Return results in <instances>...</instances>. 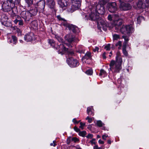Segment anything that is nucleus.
<instances>
[{"label":"nucleus","mask_w":149,"mask_h":149,"mask_svg":"<svg viewBox=\"0 0 149 149\" xmlns=\"http://www.w3.org/2000/svg\"><path fill=\"white\" fill-rule=\"evenodd\" d=\"M122 60L120 56L119 52L116 53V61L112 60L109 65L110 69L113 72L115 73L119 72L122 69L121 64Z\"/></svg>","instance_id":"1"},{"label":"nucleus","mask_w":149,"mask_h":149,"mask_svg":"<svg viewBox=\"0 0 149 149\" xmlns=\"http://www.w3.org/2000/svg\"><path fill=\"white\" fill-rule=\"evenodd\" d=\"M91 13L90 15V17L91 20H97V27L99 29L102 28L105 30L107 29V24L106 22L103 19L100 18L98 14L95 12H93V10L91 9Z\"/></svg>","instance_id":"2"},{"label":"nucleus","mask_w":149,"mask_h":149,"mask_svg":"<svg viewBox=\"0 0 149 149\" xmlns=\"http://www.w3.org/2000/svg\"><path fill=\"white\" fill-rule=\"evenodd\" d=\"M2 9L4 12L10 11L13 6L8 0H1Z\"/></svg>","instance_id":"3"},{"label":"nucleus","mask_w":149,"mask_h":149,"mask_svg":"<svg viewBox=\"0 0 149 149\" xmlns=\"http://www.w3.org/2000/svg\"><path fill=\"white\" fill-rule=\"evenodd\" d=\"M72 5L71 8H68V11L72 13L79 9L81 6V0H71Z\"/></svg>","instance_id":"4"},{"label":"nucleus","mask_w":149,"mask_h":149,"mask_svg":"<svg viewBox=\"0 0 149 149\" xmlns=\"http://www.w3.org/2000/svg\"><path fill=\"white\" fill-rule=\"evenodd\" d=\"M56 48V49L58 50L59 53L61 54H62L66 53H67L71 55H72L74 54L73 51H68V49L66 48L63 44H60L59 45H58Z\"/></svg>","instance_id":"5"},{"label":"nucleus","mask_w":149,"mask_h":149,"mask_svg":"<svg viewBox=\"0 0 149 149\" xmlns=\"http://www.w3.org/2000/svg\"><path fill=\"white\" fill-rule=\"evenodd\" d=\"M93 11L95 10V12L97 13L98 14H104L105 13V10L103 4H98L95 6L92 7V9Z\"/></svg>","instance_id":"6"},{"label":"nucleus","mask_w":149,"mask_h":149,"mask_svg":"<svg viewBox=\"0 0 149 149\" xmlns=\"http://www.w3.org/2000/svg\"><path fill=\"white\" fill-rule=\"evenodd\" d=\"M67 62L69 66L72 68L77 67L79 65L78 61L72 57L67 58Z\"/></svg>","instance_id":"7"},{"label":"nucleus","mask_w":149,"mask_h":149,"mask_svg":"<svg viewBox=\"0 0 149 149\" xmlns=\"http://www.w3.org/2000/svg\"><path fill=\"white\" fill-rule=\"evenodd\" d=\"M133 27L132 25L123 26L121 29V32L124 33H125L127 34L130 33L133 31Z\"/></svg>","instance_id":"8"},{"label":"nucleus","mask_w":149,"mask_h":149,"mask_svg":"<svg viewBox=\"0 0 149 149\" xmlns=\"http://www.w3.org/2000/svg\"><path fill=\"white\" fill-rule=\"evenodd\" d=\"M107 7L111 13H115L118 10V7L116 2L108 3Z\"/></svg>","instance_id":"9"},{"label":"nucleus","mask_w":149,"mask_h":149,"mask_svg":"<svg viewBox=\"0 0 149 149\" xmlns=\"http://www.w3.org/2000/svg\"><path fill=\"white\" fill-rule=\"evenodd\" d=\"M45 6V1L44 0H41L36 4V8L39 12H41L43 11Z\"/></svg>","instance_id":"10"},{"label":"nucleus","mask_w":149,"mask_h":149,"mask_svg":"<svg viewBox=\"0 0 149 149\" xmlns=\"http://www.w3.org/2000/svg\"><path fill=\"white\" fill-rule=\"evenodd\" d=\"M20 15L26 22L29 21L31 19V15L29 11H22L20 13Z\"/></svg>","instance_id":"11"},{"label":"nucleus","mask_w":149,"mask_h":149,"mask_svg":"<svg viewBox=\"0 0 149 149\" xmlns=\"http://www.w3.org/2000/svg\"><path fill=\"white\" fill-rule=\"evenodd\" d=\"M131 6L129 3L122 2L120 4L119 8L122 10H127L131 9Z\"/></svg>","instance_id":"12"},{"label":"nucleus","mask_w":149,"mask_h":149,"mask_svg":"<svg viewBox=\"0 0 149 149\" xmlns=\"http://www.w3.org/2000/svg\"><path fill=\"white\" fill-rule=\"evenodd\" d=\"M63 25L68 27V29L72 31L73 32L75 33L77 32L78 28L72 24H69L68 23L63 24Z\"/></svg>","instance_id":"13"},{"label":"nucleus","mask_w":149,"mask_h":149,"mask_svg":"<svg viewBox=\"0 0 149 149\" xmlns=\"http://www.w3.org/2000/svg\"><path fill=\"white\" fill-rule=\"evenodd\" d=\"M65 38V40L70 43H71L72 42L75 41L76 39L74 36L72 35V34L71 33L66 35Z\"/></svg>","instance_id":"14"},{"label":"nucleus","mask_w":149,"mask_h":149,"mask_svg":"<svg viewBox=\"0 0 149 149\" xmlns=\"http://www.w3.org/2000/svg\"><path fill=\"white\" fill-rule=\"evenodd\" d=\"M58 3L62 8L67 6L68 3L67 0H58Z\"/></svg>","instance_id":"15"},{"label":"nucleus","mask_w":149,"mask_h":149,"mask_svg":"<svg viewBox=\"0 0 149 149\" xmlns=\"http://www.w3.org/2000/svg\"><path fill=\"white\" fill-rule=\"evenodd\" d=\"M91 54L90 52H88L86 53L85 55L82 58V61L83 63H86V60L90 59Z\"/></svg>","instance_id":"16"},{"label":"nucleus","mask_w":149,"mask_h":149,"mask_svg":"<svg viewBox=\"0 0 149 149\" xmlns=\"http://www.w3.org/2000/svg\"><path fill=\"white\" fill-rule=\"evenodd\" d=\"M8 20V18L5 14H2L0 16V20L2 24Z\"/></svg>","instance_id":"17"},{"label":"nucleus","mask_w":149,"mask_h":149,"mask_svg":"<svg viewBox=\"0 0 149 149\" xmlns=\"http://www.w3.org/2000/svg\"><path fill=\"white\" fill-rule=\"evenodd\" d=\"M47 4L51 8H54L55 5L54 0H46Z\"/></svg>","instance_id":"18"},{"label":"nucleus","mask_w":149,"mask_h":149,"mask_svg":"<svg viewBox=\"0 0 149 149\" xmlns=\"http://www.w3.org/2000/svg\"><path fill=\"white\" fill-rule=\"evenodd\" d=\"M38 11V10L37 8H31L30 9L29 11V12L31 15V16L36 15Z\"/></svg>","instance_id":"19"},{"label":"nucleus","mask_w":149,"mask_h":149,"mask_svg":"<svg viewBox=\"0 0 149 149\" xmlns=\"http://www.w3.org/2000/svg\"><path fill=\"white\" fill-rule=\"evenodd\" d=\"M32 36L33 34L31 33L29 34H27L24 36V39L26 41H31L32 40Z\"/></svg>","instance_id":"20"},{"label":"nucleus","mask_w":149,"mask_h":149,"mask_svg":"<svg viewBox=\"0 0 149 149\" xmlns=\"http://www.w3.org/2000/svg\"><path fill=\"white\" fill-rule=\"evenodd\" d=\"M32 28L35 30L37 29L38 23L36 20H34L31 22L30 24Z\"/></svg>","instance_id":"21"},{"label":"nucleus","mask_w":149,"mask_h":149,"mask_svg":"<svg viewBox=\"0 0 149 149\" xmlns=\"http://www.w3.org/2000/svg\"><path fill=\"white\" fill-rule=\"evenodd\" d=\"M55 38L57 40L60 42H61L63 44H66L67 46L69 47H72L71 45L70 44H68L67 43L65 44V43H63V39L60 37H59L57 35L55 36Z\"/></svg>","instance_id":"22"},{"label":"nucleus","mask_w":149,"mask_h":149,"mask_svg":"<svg viewBox=\"0 0 149 149\" xmlns=\"http://www.w3.org/2000/svg\"><path fill=\"white\" fill-rule=\"evenodd\" d=\"M94 110L92 107H88L87 108V113L88 115L93 116L94 113L93 112Z\"/></svg>","instance_id":"23"},{"label":"nucleus","mask_w":149,"mask_h":149,"mask_svg":"<svg viewBox=\"0 0 149 149\" xmlns=\"http://www.w3.org/2000/svg\"><path fill=\"white\" fill-rule=\"evenodd\" d=\"M9 2L11 3L12 5L14 6V4H18L20 2V0H8Z\"/></svg>","instance_id":"24"},{"label":"nucleus","mask_w":149,"mask_h":149,"mask_svg":"<svg viewBox=\"0 0 149 149\" xmlns=\"http://www.w3.org/2000/svg\"><path fill=\"white\" fill-rule=\"evenodd\" d=\"M56 17L58 20L63 22L61 24L62 25H63V24L65 23H67L66 20H65V19L62 17L60 15H57Z\"/></svg>","instance_id":"25"},{"label":"nucleus","mask_w":149,"mask_h":149,"mask_svg":"<svg viewBox=\"0 0 149 149\" xmlns=\"http://www.w3.org/2000/svg\"><path fill=\"white\" fill-rule=\"evenodd\" d=\"M126 47L125 46V44L123 45V54L126 56H127L128 55L127 52L126 50Z\"/></svg>","instance_id":"26"},{"label":"nucleus","mask_w":149,"mask_h":149,"mask_svg":"<svg viewBox=\"0 0 149 149\" xmlns=\"http://www.w3.org/2000/svg\"><path fill=\"white\" fill-rule=\"evenodd\" d=\"M17 42V39L16 37L14 36H12V40L10 41V42H13V44L15 45Z\"/></svg>","instance_id":"27"},{"label":"nucleus","mask_w":149,"mask_h":149,"mask_svg":"<svg viewBox=\"0 0 149 149\" xmlns=\"http://www.w3.org/2000/svg\"><path fill=\"white\" fill-rule=\"evenodd\" d=\"M6 27H10L12 26V23L10 22L7 20L2 24Z\"/></svg>","instance_id":"28"},{"label":"nucleus","mask_w":149,"mask_h":149,"mask_svg":"<svg viewBox=\"0 0 149 149\" xmlns=\"http://www.w3.org/2000/svg\"><path fill=\"white\" fill-rule=\"evenodd\" d=\"M122 38H124L125 40V41L123 43V45H124L125 44V46H126V45L127 43V42L129 40L127 36H123Z\"/></svg>","instance_id":"29"},{"label":"nucleus","mask_w":149,"mask_h":149,"mask_svg":"<svg viewBox=\"0 0 149 149\" xmlns=\"http://www.w3.org/2000/svg\"><path fill=\"white\" fill-rule=\"evenodd\" d=\"M96 124L97 125L100 127H102L104 125V124L100 120L97 121Z\"/></svg>","instance_id":"30"},{"label":"nucleus","mask_w":149,"mask_h":149,"mask_svg":"<svg viewBox=\"0 0 149 149\" xmlns=\"http://www.w3.org/2000/svg\"><path fill=\"white\" fill-rule=\"evenodd\" d=\"M143 0H139L138 3L137 4V7L139 8L142 7L143 5Z\"/></svg>","instance_id":"31"},{"label":"nucleus","mask_w":149,"mask_h":149,"mask_svg":"<svg viewBox=\"0 0 149 149\" xmlns=\"http://www.w3.org/2000/svg\"><path fill=\"white\" fill-rule=\"evenodd\" d=\"M113 39L114 40H117L120 38V36L119 35L114 34L113 35Z\"/></svg>","instance_id":"32"},{"label":"nucleus","mask_w":149,"mask_h":149,"mask_svg":"<svg viewBox=\"0 0 149 149\" xmlns=\"http://www.w3.org/2000/svg\"><path fill=\"white\" fill-rule=\"evenodd\" d=\"M116 47L118 46V49H121V47L122 46V42L121 41H118L115 45Z\"/></svg>","instance_id":"33"},{"label":"nucleus","mask_w":149,"mask_h":149,"mask_svg":"<svg viewBox=\"0 0 149 149\" xmlns=\"http://www.w3.org/2000/svg\"><path fill=\"white\" fill-rule=\"evenodd\" d=\"M143 19V17L142 16H139L137 18V23L140 24L141 21Z\"/></svg>","instance_id":"34"},{"label":"nucleus","mask_w":149,"mask_h":149,"mask_svg":"<svg viewBox=\"0 0 149 149\" xmlns=\"http://www.w3.org/2000/svg\"><path fill=\"white\" fill-rule=\"evenodd\" d=\"M106 72L103 70L101 69L100 70V72L99 74L100 76H102L104 75V76L106 74Z\"/></svg>","instance_id":"35"},{"label":"nucleus","mask_w":149,"mask_h":149,"mask_svg":"<svg viewBox=\"0 0 149 149\" xmlns=\"http://www.w3.org/2000/svg\"><path fill=\"white\" fill-rule=\"evenodd\" d=\"M79 134L80 136L84 137L86 134V132L85 131L80 132H79Z\"/></svg>","instance_id":"36"},{"label":"nucleus","mask_w":149,"mask_h":149,"mask_svg":"<svg viewBox=\"0 0 149 149\" xmlns=\"http://www.w3.org/2000/svg\"><path fill=\"white\" fill-rule=\"evenodd\" d=\"M33 0H25L26 2L27 3L29 6L33 3Z\"/></svg>","instance_id":"37"},{"label":"nucleus","mask_w":149,"mask_h":149,"mask_svg":"<svg viewBox=\"0 0 149 149\" xmlns=\"http://www.w3.org/2000/svg\"><path fill=\"white\" fill-rule=\"evenodd\" d=\"M86 73L88 75H91L93 74V71L91 69L88 70L86 71Z\"/></svg>","instance_id":"38"},{"label":"nucleus","mask_w":149,"mask_h":149,"mask_svg":"<svg viewBox=\"0 0 149 149\" xmlns=\"http://www.w3.org/2000/svg\"><path fill=\"white\" fill-rule=\"evenodd\" d=\"M49 42L53 47H54L55 45V42L53 40H49Z\"/></svg>","instance_id":"39"},{"label":"nucleus","mask_w":149,"mask_h":149,"mask_svg":"<svg viewBox=\"0 0 149 149\" xmlns=\"http://www.w3.org/2000/svg\"><path fill=\"white\" fill-rule=\"evenodd\" d=\"M89 142L91 143L92 145H93V144L95 145L96 144L95 139H93L92 140L90 141Z\"/></svg>","instance_id":"40"},{"label":"nucleus","mask_w":149,"mask_h":149,"mask_svg":"<svg viewBox=\"0 0 149 149\" xmlns=\"http://www.w3.org/2000/svg\"><path fill=\"white\" fill-rule=\"evenodd\" d=\"M80 125L79 126V128L81 130H83L84 129V127L85 125V124L84 123H83L82 122H81L80 123Z\"/></svg>","instance_id":"41"},{"label":"nucleus","mask_w":149,"mask_h":149,"mask_svg":"<svg viewBox=\"0 0 149 149\" xmlns=\"http://www.w3.org/2000/svg\"><path fill=\"white\" fill-rule=\"evenodd\" d=\"M110 46L111 45L109 44L105 47L104 48H105L106 50H109L110 49Z\"/></svg>","instance_id":"42"},{"label":"nucleus","mask_w":149,"mask_h":149,"mask_svg":"<svg viewBox=\"0 0 149 149\" xmlns=\"http://www.w3.org/2000/svg\"><path fill=\"white\" fill-rule=\"evenodd\" d=\"M114 27L116 30V32L118 31L120 29L121 30V28L120 26H114Z\"/></svg>","instance_id":"43"},{"label":"nucleus","mask_w":149,"mask_h":149,"mask_svg":"<svg viewBox=\"0 0 149 149\" xmlns=\"http://www.w3.org/2000/svg\"><path fill=\"white\" fill-rule=\"evenodd\" d=\"M86 120H88V121L90 123H91L93 120L92 118H90L88 116L86 118Z\"/></svg>","instance_id":"44"},{"label":"nucleus","mask_w":149,"mask_h":149,"mask_svg":"<svg viewBox=\"0 0 149 149\" xmlns=\"http://www.w3.org/2000/svg\"><path fill=\"white\" fill-rule=\"evenodd\" d=\"M74 130L77 132H80V129L78 128L76 126L74 127Z\"/></svg>","instance_id":"45"},{"label":"nucleus","mask_w":149,"mask_h":149,"mask_svg":"<svg viewBox=\"0 0 149 149\" xmlns=\"http://www.w3.org/2000/svg\"><path fill=\"white\" fill-rule=\"evenodd\" d=\"M86 137L88 138L91 139L93 137V135L89 134L86 136Z\"/></svg>","instance_id":"46"},{"label":"nucleus","mask_w":149,"mask_h":149,"mask_svg":"<svg viewBox=\"0 0 149 149\" xmlns=\"http://www.w3.org/2000/svg\"><path fill=\"white\" fill-rule=\"evenodd\" d=\"M93 149H102L101 147H99L97 145H95L93 147Z\"/></svg>","instance_id":"47"},{"label":"nucleus","mask_w":149,"mask_h":149,"mask_svg":"<svg viewBox=\"0 0 149 149\" xmlns=\"http://www.w3.org/2000/svg\"><path fill=\"white\" fill-rule=\"evenodd\" d=\"M56 141H53V143H51L50 144V145L51 146H55L56 145Z\"/></svg>","instance_id":"48"},{"label":"nucleus","mask_w":149,"mask_h":149,"mask_svg":"<svg viewBox=\"0 0 149 149\" xmlns=\"http://www.w3.org/2000/svg\"><path fill=\"white\" fill-rule=\"evenodd\" d=\"M72 140L74 141V142H76L78 141V139L76 137H73L72 139Z\"/></svg>","instance_id":"49"},{"label":"nucleus","mask_w":149,"mask_h":149,"mask_svg":"<svg viewBox=\"0 0 149 149\" xmlns=\"http://www.w3.org/2000/svg\"><path fill=\"white\" fill-rule=\"evenodd\" d=\"M146 5L147 6H149V0H146Z\"/></svg>","instance_id":"50"},{"label":"nucleus","mask_w":149,"mask_h":149,"mask_svg":"<svg viewBox=\"0 0 149 149\" xmlns=\"http://www.w3.org/2000/svg\"><path fill=\"white\" fill-rule=\"evenodd\" d=\"M19 24V25H22L23 24V21L22 20H19L18 22Z\"/></svg>","instance_id":"51"},{"label":"nucleus","mask_w":149,"mask_h":149,"mask_svg":"<svg viewBox=\"0 0 149 149\" xmlns=\"http://www.w3.org/2000/svg\"><path fill=\"white\" fill-rule=\"evenodd\" d=\"M72 121L75 123L78 124L79 123V121H76V119L75 118H74L73 119Z\"/></svg>","instance_id":"52"},{"label":"nucleus","mask_w":149,"mask_h":149,"mask_svg":"<svg viewBox=\"0 0 149 149\" xmlns=\"http://www.w3.org/2000/svg\"><path fill=\"white\" fill-rule=\"evenodd\" d=\"M108 137V135H103L102 136V138L104 140H106L107 137Z\"/></svg>","instance_id":"53"},{"label":"nucleus","mask_w":149,"mask_h":149,"mask_svg":"<svg viewBox=\"0 0 149 149\" xmlns=\"http://www.w3.org/2000/svg\"><path fill=\"white\" fill-rule=\"evenodd\" d=\"M99 50V48L98 47H96L94 49H93V51L95 52L96 51H98Z\"/></svg>","instance_id":"54"},{"label":"nucleus","mask_w":149,"mask_h":149,"mask_svg":"<svg viewBox=\"0 0 149 149\" xmlns=\"http://www.w3.org/2000/svg\"><path fill=\"white\" fill-rule=\"evenodd\" d=\"M108 19L110 21H111L112 20V17L110 15H108Z\"/></svg>","instance_id":"55"},{"label":"nucleus","mask_w":149,"mask_h":149,"mask_svg":"<svg viewBox=\"0 0 149 149\" xmlns=\"http://www.w3.org/2000/svg\"><path fill=\"white\" fill-rule=\"evenodd\" d=\"M98 142L100 144H103L104 143V142L102 141L101 139H100L98 141Z\"/></svg>","instance_id":"56"},{"label":"nucleus","mask_w":149,"mask_h":149,"mask_svg":"<svg viewBox=\"0 0 149 149\" xmlns=\"http://www.w3.org/2000/svg\"><path fill=\"white\" fill-rule=\"evenodd\" d=\"M102 57L104 59H105L106 58V53L105 52H104L102 54Z\"/></svg>","instance_id":"57"},{"label":"nucleus","mask_w":149,"mask_h":149,"mask_svg":"<svg viewBox=\"0 0 149 149\" xmlns=\"http://www.w3.org/2000/svg\"><path fill=\"white\" fill-rule=\"evenodd\" d=\"M19 21V20H18L17 19H16L15 20H14V22L15 24H16L17 23V22H18Z\"/></svg>","instance_id":"58"},{"label":"nucleus","mask_w":149,"mask_h":149,"mask_svg":"<svg viewBox=\"0 0 149 149\" xmlns=\"http://www.w3.org/2000/svg\"><path fill=\"white\" fill-rule=\"evenodd\" d=\"M107 142H108V143L109 144H111V140H108Z\"/></svg>","instance_id":"59"},{"label":"nucleus","mask_w":149,"mask_h":149,"mask_svg":"<svg viewBox=\"0 0 149 149\" xmlns=\"http://www.w3.org/2000/svg\"><path fill=\"white\" fill-rule=\"evenodd\" d=\"M120 2V3H121L122 2H123L122 1V0H118Z\"/></svg>","instance_id":"60"},{"label":"nucleus","mask_w":149,"mask_h":149,"mask_svg":"<svg viewBox=\"0 0 149 149\" xmlns=\"http://www.w3.org/2000/svg\"><path fill=\"white\" fill-rule=\"evenodd\" d=\"M97 138H100V136L99 135H97Z\"/></svg>","instance_id":"61"},{"label":"nucleus","mask_w":149,"mask_h":149,"mask_svg":"<svg viewBox=\"0 0 149 149\" xmlns=\"http://www.w3.org/2000/svg\"><path fill=\"white\" fill-rule=\"evenodd\" d=\"M19 33L20 34H21V32L19 30Z\"/></svg>","instance_id":"62"},{"label":"nucleus","mask_w":149,"mask_h":149,"mask_svg":"<svg viewBox=\"0 0 149 149\" xmlns=\"http://www.w3.org/2000/svg\"><path fill=\"white\" fill-rule=\"evenodd\" d=\"M20 42H22V40H20Z\"/></svg>","instance_id":"63"},{"label":"nucleus","mask_w":149,"mask_h":149,"mask_svg":"<svg viewBox=\"0 0 149 149\" xmlns=\"http://www.w3.org/2000/svg\"><path fill=\"white\" fill-rule=\"evenodd\" d=\"M110 54H112V52H110Z\"/></svg>","instance_id":"64"}]
</instances>
